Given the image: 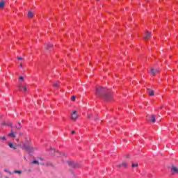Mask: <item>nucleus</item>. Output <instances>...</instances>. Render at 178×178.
Listing matches in <instances>:
<instances>
[{
  "label": "nucleus",
  "mask_w": 178,
  "mask_h": 178,
  "mask_svg": "<svg viewBox=\"0 0 178 178\" xmlns=\"http://www.w3.org/2000/svg\"><path fill=\"white\" fill-rule=\"evenodd\" d=\"M108 92V89L105 88H96V95L97 97H99V98H104V99H109L106 97H105V95Z\"/></svg>",
  "instance_id": "f257e3e1"
},
{
  "label": "nucleus",
  "mask_w": 178,
  "mask_h": 178,
  "mask_svg": "<svg viewBox=\"0 0 178 178\" xmlns=\"http://www.w3.org/2000/svg\"><path fill=\"white\" fill-rule=\"evenodd\" d=\"M22 149L27 151L28 152H34L35 151V148L31 146H29L27 144H24Z\"/></svg>",
  "instance_id": "f03ea898"
},
{
  "label": "nucleus",
  "mask_w": 178,
  "mask_h": 178,
  "mask_svg": "<svg viewBox=\"0 0 178 178\" xmlns=\"http://www.w3.org/2000/svg\"><path fill=\"white\" fill-rule=\"evenodd\" d=\"M18 90L19 91H24V92H26V91H27V86L23 84V82L19 81L18 85Z\"/></svg>",
  "instance_id": "7ed1b4c3"
},
{
  "label": "nucleus",
  "mask_w": 178,
  "mask_h": 178,
  "mask_svg": "<svg viewBox=\"0 0 178 178\" xmlns=\"http://www.w3.org/2000/svg\"><path fill=\"white\" fill-rule=\"evenodd\" d=\"M151 37H152L151 32L146 31L143 35V38L145 40V41H148Z\"/></svg>",
  "instance_id": "20e7f679"
},
{
  "label": "nucleus",
  "mask_w": 178,
  "mask_h": 178,
  "mask_svg": "<svg viewBox=\"0 0 178 178\" xmlns=\"http://www.w3.org/2000/svg\"><path fill=\"white\" fill-rule=\"evenodd\" d=\"M78 118H79V114H77V111H74L71 113V119H72V120H76Z\"/></svg>",
  "instance_id": "39448f33"
},
{
  "label": "nucleus",
  "mask_w": 178,
  "mask_h": 178,
  "mask_svg": "<svg viewBox=\"0 0 178 178\" xmlns=\"http://www.w3.org/2000/svg\"><path fill=\"white\" fill-rule=\"evenodd\" d=\"M159 72H161V69L159 68H156V69L152 68L150 71V74H152V76H156V74H158Z\"/></svg>",
  "instance_id": "423d86ee"
},
{
  "label": "nucleus",
  "mask_w": 178,
  "mask_h": 178,
  "mask_svg": "<svg viewBox=\"0 0 178 178\" xmlns=\"http://www.w3.org/2000/svg\"><path fill=\"white\" fill-rule=\"evenodd\" d=\"M117 168L119 169L123 168L124 169H127V163L123 162L122 163L117 164Z\"/></svg>",
  "instance_id": "0eeeda50"
},
{
  "label": "nucleus",
  "mask_w": 178,
  "mask_h": 178,
  "mask_svg": "<svg viewBox=\"0 0 178 178\" xmlns=\"http://www.w3.org/2000/svg\"><path fill=\"white\" fill-rule=\"evenodd\" d=\"M149 118V122H152V123H155V122H156V120L155 119V115H148Z\"/></svg>",
  "instance_id": "6e6552de"
},
{
  "label": "nucleus",
  "mask_w": 178,
  "mask_h": 178,
  "mask_svg": "<svg viewBox=\"0 0 178 178\" xmlns=\"http://www.w3.org/2000/svg\"><path fill=\"white\" fill-rule=\"evenodd\" d=\"M106 98H108V99H105V101H111L112 99V95L109 94L108 92L105 94Z\"/></svg>",
  "instance_id": "1a4fd4ad"
},
{
  "label": "nucleus",
  "mask_w": 178,
  "mask_h": 178,
  "mask_svg": "<svg viewBox=\"0 0 178 178\" xmlns=\"http://www.w3.org/2000/svg\"><path fill=\"white\" fill-rule=\"evenodd\" d=\"M171 170H172V172H174V173H176V175H178V168H177V167H176L175 165H172L171 167Z\"/></svg>",
  "instance_id": "9d476101"
},
{
  "label": "nucleus",
  "mask_w": 178,
  "mask_h": 178,
  "mask_svg": "<svg viewBox=\"0 0 178 178\" xmlns=\"http://www.w3.org/2000/svg\"><path fill=\"white\" fill-rule=\"evenodd\" d=\"M148 94L149 97H154V94H155V92L149 88L147 89Z\"/></svg>",
  "instance_id": "9b49d317"
},
{
  "label": "nucleus",
  "mask_w": 178,
  "mask_h": 178,
  "mask_svg": "<svg viewBox=\"0 0 178 178\" xmlns=\"http://www.w3.org/2000/svg\"><path fill=\"white\" fill-rule=\"evenodd\" d=\"M28 17L29 19H33V17H34V13H33V12H31V11H29Z\"/></svg>",
  "instance_id": "f8f14e48"
},
{
  "label": "nucleus",
  "mask_w": 178,
  "mask_h": 178,
  "mask_svg": "<svg viewBox=\"0 0 178 178\" xmlns=\"http://www.w3.org/2000/svg\"><path fill=\"white\" fill-rule=\"evenodd\" d=\"M52 47H53L52 44H45L44 48H45V49H46L47 51H48V49H51V48H52Z\"/></svg>",
  "instance_id": "ddd939ff"
},
{
  "label": "nucleus",
  "mask_w": 178,
  "mask_h": 178,
  "mask_svg": "<svg viewBox=\"0 0 178 178\" xmlns=\"http://www.w3.org/2000/svg\"><path fill=\"white\" fill-rule=\"evenodd\" d=\"M10 137H12L13 138H16V135H15V132H13V130L11 131V133L8 134Z\"/></svg>",
  "instance_id": "4468645a"
},
{
  "label": "nucleus",
  "mask_w": 178,
  "mask_h": 178,
  "mask_svg": "<svg viewBox=\"0 0 178 178\" xmlns=\"http://www.w3.org/2000/svg\"><path fill=\"white\" fill-rule=\"evenodd\" d=\"M70 165L72 166V168H79V164L74 163V162H70Z\"/></svg>",
  "instance_id": "2eb2a0df"
},
{
  "label": "nucleus",
  "mask_w": 178,
  "mask_h": 178,
  "mask_svg": "<svg viewBox=\"0 0 178 178\" xmlns=\"http://www.w3.org/2000/svg\"><path fill=\"white\" fill-rule=\"evenodd\" d=\"M60 86V83L59 82H56L54 83L53 86L55 88H58V87H59Z\"/></svg>",
  "instance_id": "dca6fc26"
},
{
  "label": "nucleus",
  "mask_w": 178,
  "mask_h": 178,
  "mask_svg": "<svg viewBox=\"0 0 178 178\" xmlns=\"http://www.w3.org/2000/svg\"><path fill=\"white\" fill-rule=\"evenodd\" d=\"M5 8V1L0 2V9H3Z\"/></svg>",
  "instance_id": "f3484780"
},
{
  "label": "nucleus",
  "mask_w": 178,
  "mask_h": 178,
  "mask_svg": "<svg viewBox=\"0 0 178 178\" xmlns=\"http://www.w3.org/2000/svg\"><path fill=\"white\" fill-rule=\"evenodd\" d=\"M8 146L10 147V148H13V149H17V147H16V146L13 145V143H9Z\"/></svg>",
  "instance_id": "a211bd4d"
},
{
  "label": "nucleus",
  "mask_w": 178,
  "mask_h": 178,
  "mask_svg": "<svg viewBox=\"0 0 178 178\" xmlns=\"http://www.w3.org/2000/svg\"><path fill=\"white\" fill-rule=\"evenodd\" d=\"M22 172H23L22 170H15L13 171V173H18V175H22Z\"/></svg>",
  "instance_id": "6ab92c4d"
},
{
  "label": "nucleus",
  "mask_w": 178,
  "mask_h": 178,
  "mask_svg": "<svg viewBox=\"0 0 178 178\" xmlns=\"http://www.w3.org/2000/svg\"><path fill=\"white\" fill-rule=\"evenodd\" d=\"M18 127H16V129H17V130H21V129H22V124H21V123L20 122H18Z\"/></svg>",
  "instance_id": "aec40b11"
},
{
  "label": "nucleus",
  "mask_w": 178,
  "mask_h": 178,
  "mask_svg": "<svg viewBox=\"0 0 178 178\" xmlns=\"http://www.w3.org/2000/svg\"><path fill=\"white\" fill-rule=\"evenodd\" d=\"M138 166V163H132V168H137Z\"/></svg>",
  "instance_id": "412c9836"
},
{
  "label": "nucleus",
  "mask_w": 178,
  "mask_h": 178,
  "mask_svg": "<svg viewBox=\"0 0 178 178\" xmlns=\"http://www.w3.org/2000/svg\"><path fill=\"white\" fill-rule=\"evenodd\" d=\"M4 172H6V173H9V175H13V172H10V171H9L8 170H4Z\"/></svg>",
  "instance_id": "4be33fe9"
},
{
  "label": "nucleus",
  "mask_w": 178,
  "mask_h": 178,
  "mask_svg": "<svg viewBox=\"0 0 178 178\" xmlns=\"http://www.w3.org/2000/svg\"><path fill=\"white\" fill-rule=\"evenodd\" d=\"M71 99L73 101V102H74V101H76V96H72Z\"/></svg>",
  "instance_id": "5701e85b"
},
{
  "label": "nucleus",
  "mask_w": 178,
  "mask_h": 178,
  "mask_svg": "<svg viewBox=\"0 0 178 178\" xmlns=\"http://www.w3.org/2000/svg\"><path fill=\"white\" fill-rule=\"evenodd\" d=\"M32 163L38 165V163H40L38 161H32Z\"/></svg>",
  "instance_id": "b1692460"
},
{
  "label": "nucleus",
  "mask_w": 178,
  "mask_h": 178,
  "mask_svg": "<svg viewBox=\"0 0 178 178\" xmlns=\"http://www.w3.org/2000/svg\"><path fill=\"white\" fill-rule=\"evenodd\" d=\"M91 118H92V114H88V119H91Z\"/></svg>",
  "instance_id": "393cba45"
},
{
  "label": "nucleus",
  "mask_w": 178,
  "mask_h": 178,
  "mask_svg": "<svg viewBox=\"0 0 178 178\" xmlns=\"http://www.w3.org/2000/svg\"><path fill=\"white\" fill-rule=\"evenodd\" d=\"M19 80H21V81H23L24 80V77L23 76H19Z\"/></svg>",
  "instance_id": "a878e982"
},
{
  "label": "nucleus",
  "mask_w": 178,
  "mask_h": 178,
  "mask_svg": "<svg viewBox=\"0 0 178 178\" xmlns=\"http://www.w3.org/2000/svg\"><path fill=\"white\" fill-rule=\"evenodd\" d=\"M17 59H18L19 60H23V58H22V57H18Z\"/></svg>",
  "instance_id": "bb28decb"
},
{
  "label": "nucleus",
  "mask_w": 178,
  "mask_h": 178,
  "mask_svg": "<svg viewBox=\"0 0 178 178\" xmlns=\"http://www.w3.org/2000/svg\"><path fill=\"white\" fill-rule=\"evenodd\" d=\"M71 133H72V134H76V131H72Z\"/></svg>",
  "instance_id": "cd10ccee"
},
{
  "label": "nucleus",
  "mask_w": 178,
  "mask_h": 178,
  "mask_svg": "<svg viewBox=\"0 0 178 178\" xmlns=\"http://www.w3.org/2000/svg\"><path fill=\"white\" fill-rule=\"evenodd\" d=\"M19 67H23V64L20 63Z\"/></svg>",
  "instance_id": "c85d7f7f"
},
{
  "label": "nucleus",
  "mask_w": 178,
  "mask_h": 178,
  "mask_svg": "<svg viewBox=\"0 0 178 178\" xmlns=\"http://www.w3.org/2000/svg\"><path fill=\"white\" fill-rule=\"evenodd\" d=\"M19 136H23V133H22V132L19 133Z\"/></svg>",
  "instance_id": "c756f323"
},
{
  "label": "nucleus",
  "mask_w": 178,
  "mask_h": 178,
  "mask_svg": "<svg viewBox=\"0 0 178 178\" xmlns=\"http://www.w3.org/2000/svg\"><path fill=\"white\" fill-rule=\"evenodd\" d=\"M2 140H6V138L3 137V138H2Z\"/></svg>",
  "instance_id": "7c9ffc66"
},
{
  "label": "nucleus",
  "mask_w": 178,
  "mask_h": 178,
  "mask_svg": "<svg viewBox=\"0 0 178 178\" xmlns=\"http://www.w3.org/2000/svg\"><path fill=\"white\" fill-rule=\"evenodd\" d=\"M63 156H65V153H62Z\"/></svg>",
  "instance_id": "2f4dec72"
},
{
  "label": "nucleus",
  "mask_w": 178,
  "mask_h": 178,
  "mask_svg": "<svg viewBox=\"0 0 178 178\" xmlns=\"http://www.w3.org/2000/svg\"><path fill=\"white\" fill-rule=\"evenodd\" d=\"M95 122H97V120H98V118L95 119Z\"/></svg>",
  "instance_id": "473e14b6"
},
{
  "label": "nucleus",
  "mask_w": 178,
  "mask_h": 178,
  "mask_svg": "<svg viewBox=\"0 0 178 178\" xmlns=\"http://www.w3.org/2000/svg\"><path fill=\"white\" fill-rule=\"evenodd\" d=\"M51 151H53V153L55 152V150H54V149H51Z\"/></svg>",
  "instance_id": "72a5a7b5"
},
{
  "label": "nucleus",
  "mask_w": 178,
  "mask_h": 178,
  "mask_svg": "<svg viewBox=\"0 0 178 178\" xmlns=\"http://www.w3.org/2000/svg\"><path fill=\"white\" fill-rule=\"evenodd\" d=\"M148 1H149V0H145L146 2H148Z\"/></svg>",
  "instance_id": "f704fd0d"
}]
</instances>
